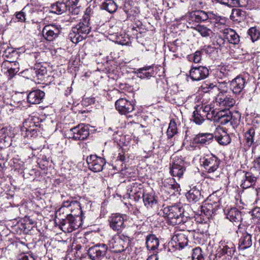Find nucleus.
Here are the masks:
<instances>
[{"instance_id":"5fc2aeb1","label":"nucleus","mask_w":260,"mask_h":260,"mask_svg":"<svg viewBox=\"0 0 260 260\" xmlns=\"http://www.w3.org/2000/svg\"><path fill=\"white\" fill-rule=\"evenodd\" d=\"M77 5H71L68 6V10L69 12L73 15H78L80 12L79 7L77 6Z\"/></svg>"},{"instance_id":"393cba45","label":"nucleus","mask_w":260,"mask_h":260,"mask_svg":"<svg viewBox=\"0 0 260 260\" xmlns=\"http://www.w3.org/2000/svg\"><path fill=\"white\" fill-rule=\"evenodd\" d=\"M44 96V91L39 89L35 90L27 95V102L31 104H38L40 103Z\"/></svg>"},{"instance_id":"680f3d73","label":"nucleus","mask_w":260,"mask_h":260,"mask_svg":"<svg viewBox=\"0 0 260 260\" xmlns=\"http://www.w3.org/2000/svg\"><path fill=\"white\" fill-rule=\"evenodd\" d=\"M19 70V67H16V68H10V69H9L8 70V72L9 74V75L11 76V77H13L15 74H16Z\"/></svg>"},{"instance_id":"c756f323","label":"nucleus","mask_w":260,"mask_h":260,"mask_svg":"<svg viewBox=\"0 0 260 260\" xmlns=\"http://www.w3.org/2000/svg\"><path fill=\"white\" fill-rule=\"evenodd\" d=\"M254 136L255 131L253 128H250L245 132L243 143L246 148H249L252 144H254Z\"/></svg>"},{"instance_id":"13d9d810","label":"nucleus","mask_w":260,"mask_h":260,"mask_svg":"<svg viewBox=\"0 0 260 260\" xmlns=\"http://www.w3.org/2000/svg\"><path fill=\"white\" fill-rule=\"evenodd\" d=\"M145 192H144L143 190H141L139 192L136 193L134 195V197H131V199H134L136 201H138L139 199L142 197L143 198V194H145Z\"/></svg>"},{"instance_id":"49530a36","label":"nucleus","mask_w":260,"mask_h":260,"mask_svg":"<svg viewBox=\"0 0 260 260\" xmlns=\"http://www.w3.org/2000/svg\"><path fill=\"white\" fill-rule=\"evenodd\" d=\"M217 88V86L215 83L205 82L200 87V89L204 93H207L212 90Z\"/></svg>"},{"instance_id":"a878e982","label":"nucleus","mask_w":260,"mask_h":260,"mask_svg":"<svg viewBox=\"0 0 260 260\" xmlns=\"http://www.w3.org/2000/svg\"><path fill=\"white\" fill-rule=\"evenodd\" d=\"M135 73L138 77L142 79H149L151 77L153 76L154 71L152 67L147 66L137 69L135 71Z\"/></svg>"},{"instance_id":"a19ab883","label":"nucleus","mask_w":260,"mask_h":260,"mask_svg":"<svg viewBox=\"0 0 260 260\" xmlns=\"http://www.w3.org/2000/svg\"><path fill=\"white\" fill-rule=\"evenodd\" d=\"M47 74V70L46 68H42L39 69H34L32 70V75L35 79L37 78L39 81H42Z\"/></svg>"},{"instance_id":"6ab92c4d","label":"nucleus","mask_w":260,"mask_h":260,"mask_svg":"<svg viewBox=\"0 0 260 260\" xmlns=\"http://www.w3.org/2000/svg\"><path fill=\"white\" fill-rule=\"evenodd\" d=\"M181 224H184L186 230L188 232H193L197 233H200L201 234H204L206 232L202 229L203 226L207 225L206 224H199L198 225V228L196 229L195 228L197 225V222L194 223L191 219H187L186 217H184V218H183V222H182Z\"/></svg>"},{"instance_id":"864d4df0","label":"nucleus","mask_w":260,"mask_h":260,"mask_svg":"<svg viewBox=\"0 0 260 260\" xmlns=\"http://www.w3.org/2000/svg\"><path fill=\"white\" fill-rule=\"evenodd\" d=\"M252 218L255 220L257 219L256 222L260 223V208H255L249 212Z\"/></svg>"},{"instance_id":"bf43d9fd","label":"nucleus","mask_w":260,"mask_h":260,"mask_svg":"<svg viewBox=\"0 0 260 260\" xmlns=\"http://www.w3.org/2000/svg\"><path fill=\"white\" fill-rule=\"evenodd\" d=\"M211 161H214L215 162H218V159L215 156L211 154L209 158H206L203 161V162H210Z\"/></svg>"},{"instance_id":"9d476101","label":"nucleus","mask_w":260,"mask_h":260,"mask_svg":"<svg viewBox=\"0 0 260 260\" xmlns=\"http://www.w3.org/2000/svg\"><path fill=\"white\" fill-rule=\"evenodd\" d=\"M116 109L123 115H127L135 110V104L125 98H120L115 103Z\"/></svg>"},{"instance_id":"aec40b11","label":"nucleus","mask_w":260,"mask_h":260,"mask_svg":"<svg viewBox=\"0 0 260 260\" xmlns=\"http://www.w3.org/2000/svg\"><path fill=\"white\" fill-rule=\"evenodd\" d=\"M143 203L148 209H156L158 207L157 200L154 192H145L143 194Z\"/></svg>"},{"instance_id":"39448f33","label":"nucleus","mask_w":260,"mask_h":260,"mask_svg":"<svg viewBox=\"0 0 260 260\" xmlns=\"http://www.w3.org/2000/svg\"><path fill=\"white\" fill-rule=\"evenodd\" d=\"M129 241L128 237L123 235L114 236L109 241V248L113 252H121L128 247Z\"/></svg>"},{"instance_id":"f704fd0d","label":"nucleus","mask_w":260,"mask_h":260,"mask_svg":"<svg viewBox=\"0 0 260 260\" xmlns=\"http://www.w3.org/2000/svg\"><path fill=\"white\" fill-rule=\"evenodd\" d=\"M163 186L167 189L173 190L172 193H175L176 191H179V185L175 182L174 179L170 178L165 180L162 182Z\"/></svg>"},{"instance_id":"9b49d317","label":"nucleus","mask_w":260,"mask_h":260,"mask_svg":"<svg viewBox=\"0 0 260 260\" xmlns=\"http://www.w3.org/2000/svg\"><path fill=\"white\" fill-rule=\"evenodd\" d=\"M236 251V247L231 241L221 242L218 254L219 256H224L227 260L231 259Z\"/></svg>"},{"instance_id":"f8f14e48","label":"nucleus","mask_w":260,"mask_h":260,"mask_svg":"<svg viewBox=\"0 0 260 260\" xmlns=\"http://www.w3.org/2000/svg\"><path fill=\"white\" fill-rule=\"evenodd\" d=\"M208 76L209 69L205 66L192 67L189 71V76L192 81L204 80Z\"/></svg>"},{"instance_id":"c85d7f7f","label":"nucleus","mask_w":260,"mask_h":260,"mask_svg":"<svg viewBox=\"0 0 260 260\" xmlns=\"http://www.w3.org/2000/svg\"><path fill=\"white\" fill-rule=\"evenodd\" d=\"M146 245L148 250L154 251L159 246V240L154 235H149L146 237Z\"/></svg>"},{"instance_id":"6e6d98bb","label":"nucleus","mask_w":260,"mask_h":260,"mask_svg":"<svg viewBox=\"0 0 260 260\" xmlns=\"http://www.w3.org/2000/svg\"><path fill=\"white\" fill-rule=\"evenodd\" d=\"M202 58V52L197 51L193 54V61L195 63H199Z\"/></svg>"},{"instance_id":"de8ad7c7","label":"nucleus","mask_w":260,"mask_h":260,"mask_svg":"<svg viewBox=\"0 0 260 260\" xmlns=\"http://www.w3.org/2000/svg\"><path fill=\"white\" fill-rule=\"evenodd\" d=\"M140 185V184H139ZM142 190V188L139 187V184L137 183H133V185L129 186L127 189V193L129 198H131V197H134V195L136 193L139 192Z\"/></svg>"},{"instance_id":"4be33fe9","label":"nucleus","mask_w":260,"mask_h":260,"mask_svg":"<svg viewBox=\"0 0 260 260\" xmlns=\"http://www.w3.org/2000/svg\"><path fill=\"white\" fill-rule=\"evenodd\" d=\"M244 175L241 180V186L243 189H246L252 187L256 181V178L249 172L243 171Z\"/></svg>"},{"instance_id":"e433bc0d","label":"nucleus","mask_w":260,"mask_h":260,"mask_svg":"<svg viewBox=\"0 0 260 260\" xmlns=\"http://www.w3.org/2000/svg\"><path fill=\"white\" fill-rule=\"evenodd\" d=\"M101 8L103 10H105L110 13L115 12L117 7L116 3L113 0H105L102 5Z\"/></svg>"},{"instance_id":"3c124183","label":"nucleus","mask_w":260,"mask_h":260,"mask_svg":"<svg viewBox=\"0 0 260 260\" xmlns=\"http://www.w3.org/2000/svg\"><path fill=\"white\" fill-rule=\"evenodd\" d=\"M87 165L89 169L94 172L101 171L104 166V165H102L101 164H87Z\"/></svg>"},{"instance_id":"b1692460","label":"nucleus","mask_w":260,"mask_h":260,"mask_svg":"<svg viewBox=\"0 0 260 260\" xmlns=\"http://www.w3.org/2000/svg\"><path fill=\"white\" fill-rule=\"evenodd\" d=\"M214 136L211 133H199L193 138V142L197 144L206 145L213 141Z\"/></svg>"},{"instance_id":"c03bdc74","label":"nucleus","mask_w":260,"mask_h":260,"mask_svg":"<svg viewBox=\"0 0 260 260\" xmlns=\"http://www.w3.org/2000/svg\"><path fill=\"white\" fill-rule=\"evenodd\" d=\"M247 33L253 42L257 41L260 38V30L256 27H250L248 30Z\"/></svg>"},{"instance_id":"dca6fc26","label":"nucleus","mask_w":260,"mask_h":260,"mask_svg":"<svg viewBox=\"0 0 260 260\" xmlns=\"http://www.w3.org/2000/svg\"><path fill=\"white\" fill-rule=\"evenodd\" d=\"M210 109L209 105L197 107L192 113V121L197 124H201L205 120L206 112H208Z\"/></svg>"},{"instance_id":"2f4dec72","label":"nucleus","mask_w":260,"mask_h":260,"mask_svg":"<svg viewBox=\"0 0 260 260\" xmlns=\"http://www.w3.org/2000/svg\"><path fill=\"white\" fill-rule=\"evenodd\" d=\"M201 193L200 190L196 187H193L190 189L186 194V198L190 203H196L201 198Z\"/></svg>"},{"instance_id":"774afa93","label":"nucleus","mask_w":260,"mask_h":260,"mask_svg":"<svg viewBox=\"0 0 260 260\" xmlns=\"http://www.w3.org/2000/svg\"><path fill=\"white\" fill-rule=\"evenodd\" d=\"M227 86V82L224 81L222 82H219V85L217 86V88H216V89L219 90L220 88H224L225 87Z\"/></svg>"},{"instance_id":"1a4fd4ad","label":"nucleus","mask_w":260,"mask_h":260,"mask_svg":"<svg viewBox=\"0 0 260 260\" xmlns=\"http://www.w3.org/2000/svg\"><path fill=\"white\" fill-rule=\"evenodd\" d=\"M60 25L51 24L45 25L42 30L44 38L48 41H52L57 38L61 32Z\"/></svg>"},{"instance_id":"20e7f679","label":"nucleus","mask_w":260,"mask_h":260,"mask_svg":"<svg viewBox=\"0 0 260 260\" xmlns=\"http://www.w3.org/2000/svg\"><path fill=\"white\" fill-rule=\"evenodd\" d=\"M108 246L104 243H97L90 246L87 250L90 260H102L106 255Z\"/></svg>"},{"instance_id":"423d86ee","label":"nucleus","mask_w":260,"mask_h":260,"mask_svg":"<svg viewBox=\"0 0 260 260\" xmlns=\"http://www.w3.org/2000/svg\"><path fill=\"white\" fill-rule=\"evenodd\" d=\"M63 201V206L66 207L68 211L70 212V214H72L73 216L77 219V221L79 220V223H81V215L82 214L81 210L80 203L72 197H69L67 200H64Z\"/></svg>"},{"instance_id":"72a5a7b5","label":"nucleus","mask_w":260,"mask_h":260,"mask_svg":"<svg viewBox=\"0 0 260 260\" xmlns=\"http://www.w3.org/2000/svg\"><path fill=\"white\" fill-rule=\"evenodd\" d=\"M246 15L245 11L240 9H233L230 15V18L233 21L240 22L245 18Z\"/></svg>"},{"instance_id":"4468645a","label":"nucleus","mask_w":260,"mask_h":260,"mask_svg":"<svg viewBox=\"0 0 260 260\" xmlns=\"http://www.w3.org/2000/svg\"><path fill=\"white\" fill-rule=\"evenodd\" d=\"M246 80L241 76H238L230 81V89L236 94H240L244 92L246 84Z\"/></svg>"},{"instance_id":"a18cd8bd","label":"nucleus","mask_w":260,"mask_h":260,"mask_svg":"<svg viewBox=\"0 0 260 260\" xmlns=\"http://www.w3.org/2000/svg\"><path fill=\"white\" fill-rule=\"evenodd\" d=\"M201 167L203 171L210 173L215 171L218 168L217 164H201Z\"/></svg>"},{"instance_id":"0eeeda50","label":"nucleus","mask_w":260,"mask_h":260,"mask_svg":"<svg viewBox=\"0 0 260 260\" xmlns=\"http://www.w3.org/2000/svg\"><path fill=\"white\" fill-rule=\"evenodd\" d=\"M126 219L125 214H112L109 218L110 226L114 231L120 232L125 227L124 221Z\"/></svg>"},{"instance_id":"5701e85b","label":"nucleus","mask_w":260,"mask_h":260,"mask_svg":"<svg viewBox=\"0 0 260 260\" xmlns=\"http://www.w3.org/2000/svg\"><path fill=\"white\" fill-rule=\"evenodd\" d=\"M215 140L220 144L226 145L231 142V139L229 135L222 128H217L214 133Z\"/></svg>"},{"instance_id":"603ef678","label":"nucleus","mask_w":260,"mask_h":260,"mask_svg":"<svg viewBox=\"0 0 260 260\" xmlns=\"http://www.w3.org/2000/svg\"><path fill=\"white\" fill-rule=\"evenodd\" d=\"M224 39L221 37H218L215 38L213 42V45L215 48L218 49L223 47L224 45Z\"/></svg>"},{"instance_id":"bb28decb","label":"nucleus","mask_w":260,"mask_h":260,"mask_svg":"<svg viewBox=\"0 0 260 260\" xmlns=\"http://www.w3.org/2000/svg\"><path fill=\"white\" fill-rule=\"evenodd\" d=\"M68 4L64 2H57L51 4L50 6V12L56 14H61L68 10Z\"/></svg>"},{"instance_id":"f257e3e1","label":"nucleus","mask_w":260,"mask_h":260,"mask_svg":"<svg viewBox=\"0 0 260 260\" xmlns=\"http://www.w3.org/2000/svg\"><path fill=\"white\" fill-rule=\"evenodd\" d=\"M69 212L67 208L63 206V202L61 206L56 212L55 216L60 221L61 229L64 232L70 233L78 229L81 223Z\"/></svg>"},{"instance_id":"a211bd4d","label":"nucleus","mask_w":260,"mask_h":260,"mask_svg":"<svg viewBox=\"0 0 260 260\" xmlns=\"http://www.w3.org/2000/svg\"><path fill=\"white\" fill-rule=\"evenodd\" d=\"M216 103L220 107L221 110H229V108L234 105L235 101L233 98L221 94L218 95Z\"/></svg>"},{"instance_id":"c9c22d12","label":"nucleus","mask_w":260,"mask_h":260,"mask_svg":"<svg viewBox=\"0 0 260 260\" xmlns=\"http://www.w3.org/2000/svg\"><path fill=\"white\" fill-rule=\"evenodd\" d=\"M185 168L180 164H172L170 167V173L173 176L180 178L183 174Z\"/></svg>"},{"instance_id":"052dcab7","label":"nucleus","mask_w":260,"mask_h":260,"mask_svg":"<svg viewBox=\"0 0 260 260\" xmlns=\"http://www.w3.org/2000/svg\"><path fill=\"white\" fill-rule=\"evenodd\" d=\"M211 110V108L210 107V110H209L208 112H206L205 117L208 120H212V121H213L214 122H216V121H215V119H217V116L215 117L214 116H212V113H211V112H210Z\"/></svg>"},{"instance_id":"37998d69","label":"nucleus","mask_w":260,"mask_h":260,"mask_svg":"<svg viewBox=\"0 0 260 260\" xmlns=\"http://www.w3.org/2000/svg\"><path fill=\"white\" fill-rule=\"evenodd\" d=\"M229 117L230 122L233 126L238 125L241 119V114L238 111H234L232 113L230 111Z\"/></svg>"},{"instance_id":"ea45409f","label":"nucleus","mask_w":260,"mask_h":260,"mask_svg":"<svg viewBox=\"0 0 260 260\" xmlns=\"http://www.w3.org/2000/svg\"><path fill=\"white\" fill-rule=\"evenodd\" d=\"M194 28L203 37H210L213 34L212 30L204 25L198 24Z\"/></svg>"},{"instance_id":"338daca9","label":"nucleus","mask_w":260,"mask_h":260,"mask_svg":"<svg viewBox=\"0 0 260 260\" xmlns=\"http://www.w3.org/2000/svg\"><path fill=\"white\" fill-rule=\"evenodd\" d=\"M19 260H35V258L30 255H23Z\"/></svg>"},{"instance_id":"4c0bfd02","label":"nucleus","mask_w":260,"mask_h":260,"mask_svg":"<svg viewBox=\"0 0 260 260\" xmlns=\"http://www.w3.org/2000/svg\"><path fill=\"white\" fill-rule=\"evenodd\" d=\"M210 18L209 21L212 23H214L215 27H219L220 25H224L226 21V19L225 17L217 16L213 12L211 13Z\"/></svg>"},{"instance_id":"2eb2a0df","label":"nucleus","mask_w":260,"mask_h":260,"mask_svg":"<svg viewBox=\"0 0 260 260\" xmlns=\"http://www.w3.org/2000/svg\"><path fill=\"white\" fill-rule=\"evenodd\" d=\"M187 236L181 231H176L172 238L171 243L177 249H182L188 244Z\"/></svg>"},{"instance_id":"473e14b6","label":"nucleus","mask_w":260,"mask_h":260,"mask_svg":"<svg viewBox=\"0 0 260 260\" xmlns=\"http://www.w3.org/2000/svg\"><path fill=\"white\" fill-rule=\"evenodd\" d=\"M230 110H220L217 112L216 116L217 119L215 120L216 122H219L221 124H226L228 122H230V119L229 117Z\"/></svg>"},{"instance_id":"09e8293b","label":"nucleus","mask_w":260,"mask_h":260,"mask_svg":"<svg viewBox=\"0 0 260 260\" xmlns=\"http://www.w3.org/2000/svg\"><path fill=\"white\" fill-rule=\"evenodd\" d=\"M192 260H204L202 249L198 247L192 250Z\"/></svg>"},{"instance_id":"79ce46f5","label":"nucleus","mask_w":260,"mask_h":260,"mask_svg":"<svg viewBox=\"0 0 260 260\" xmlns=\"http://www.w3.org/2000/svg\"><path fill=\"white\" fill-rule=\"evenodd\" d=\"M177 133V124L174 119L170 120L169 127L167 131L168 138L170 139Z\"/></svg>"},{"instance_id":"f03ea898","label":"nucleus","mask_w":260,"mask_h":260,"mask_svg":"<svg viewBox=\"0 0 260 260\" xmlns=\"http://www.w3.org/2000/svg\"><path fill=\"white\" fill-rule=\"evenodd\" d=\"M89 20V16L85 14L82 20L72 28L69 38L73 43L77 44L86 38L91 29Z\"/></svg>"},{"instance_id":"0e129e2a","label":"nucleus","mask_w":260,"mask_h":260,"mask_svg":"<svg viewBox=\"0 0 260 260\" xmlns=\"http://www.w3.org/2000/svg\"><path fill=\"white\" fill-rule=\"evenodd\" d=\"M229 73L230 71L229 70H226L225 68L222 67L220 69L219 76H220V74H222L223 76L227 77L229 76Z\"/></svg>"},{"instance_id":"8fccbe9b","label":"nucleus","mask_w":260,"mask_h":260,"mask_svg":"<svg viewBox=\"0 0 260 260\" xmlns=\"http://www.w3.org/2000/svg\"><path fill=\"white\" fill-rule=\"evenodd\" d=\"M86 162H106L105 159L96 155H90L87 157Z\"/></svg>"},{"instance_id":"7ed1b4c3","label":"nucleus","mask_w":260,"mask_h":260,"mask_svg":"<svg viewBox=\"0 0 260 260\" xmlns=\"http://www.w3.org/2000/svg\"><path fill=\"white\" fill-rule=\"evenodd\" d=\"M184 209L177 205L167 206L162 209L161 215L172 225L180 224L183 222Z\"/></svg>"},{"instance_id":"7c9ffc66","label":"nucleus","mask_w":260,"mask_h":260,"mask_svg":"<svg viewBox=\"0 0 260 260\" xmlns=\"http://www.w3.org/2000/svg\"><path fill=\"white\" fill-rule=\"evenodd\" d=\"M217 2L229 6L233 7H245L248 4V0H215Z\"/></svg>"},{"instance_id":"e2e57ef3","label":"nucleus","mask_w":260,"mask_h":260,"mask_svg":"<svg viewBox=\"0 0 260 260\" xmlns=\"http://www.w3.org/2000/svg\"><path fill=\"white\" fill-rule=\"evenodd\" d=\"M172 159L173 160V162H175V161H177V162H182L183 160L181 158V155H178V154H174L172 157Z\"/></svg>"},{"instance_id":"ddd939ff","label":"nucleus","mask_w":260,"mask_h":260,"mask_svg":"<svg viewBox=\"0 0 260 260\" xmlns=\"http://www.w3.org/2000/svg\"><path fill=\"white\" fill-rule=\"evenodd\" d=\"M72 138L75 140H83L89 136V132L88 126L83 124L71 128L70 130Z\"/></svg>"},{"instance_id":"4d7b16f0","label":"nucleus","mask_w":260,"mask_h":260,"mask_svg":"<svg viewBox=\"0 0 260 260\" xmlns=\"http://www.w3.org/2000/svg\"><path fill=\"white\" fill-rule=\"evenodd\" d=\"M16 19L20 21L24 22L25 20V15L23 12H19L16 14Z\"/></svg>"},{"instance_id":"58836bf2","label":"nucleus","mask_w":260,"mask_h":260,"mask_svg":"<svg viewBox=\"0 0 260 260\" xmlns=\"http://www.w3.org/2000/svg\"><path fill=\"white\" fill-rule=\"evenodd\" d=\"M215 211V208L211 203H206L201 207V214H204L207 218H209Z\"/></svg>"},{"instance_id":"412c9836","label":"nucleus","mask_w":260,"mask_h":260,"mask_svg":"<svg viewBox=\"0 0 260 260\" xmlns=\"http://www.w3.org/2000/svg\"><path fill=\"white\" fill-rule=\"evenodd\" d=\"M211 13L212 12H206L202 10L192 12L190 14V20L198 23L209 20Z\"/></svg>"},{"instance_id":"69168bd1","label":"nucleus","mask_w":260,"mask_h":260,"mask_svg":"<svg viewBox=\"0 0 260 260\" xmlns=\"http://www.w3.org/2000/svg\"><path fill=\"white\" fill-rule=\"evenodd\" d=\"M156 83L157 84V88H159V87H163V85H164V81L161 78H159V79H157L156 80Z\"/></svg>"},{"instance_id":"cd10ccee","label":"nucleus","mask_w":260,"mask_h":260,"mask_svg":"<svg viewBox=\"0 0 260 260\" xmlns=\"http://www.w3.org/2000/svg\"><path fill=\"white\" fill-rule=\"evenodd\" d=\"M225 38L228 42L234 45L238 44L240 42V37L236 32L231 28H226L223 30Z\"/></svg>"},{"instance_id":"f3484780","label":"nucleus","mask_w":260,"mask_h":260,"mask_svg":"<svg viewBox=\"0 0 260 260\" xmlns=\"http://www.w3.org/2000/svg\"><path fill=\"white\" fill-rule=\"evenodd\" d=\"M224 212L226 218L231 222L239 223L242 220L241 212L235 207L225 209Z\"/></svg>"},{"instance_id":"6e6552de","label":"nucleus","mask_w":260,"mask_h":260,"mask_svg":"<svg viewBox=\"0 0 260 260\" xmlns=\"http://www.w3.org/2000/svg\"><path fill=\"white\" fill-rule=\"evenodd\" d=\"M239 239L238 249L244 250L250 247L252 244V236L245 229L239 228L237 231Z\"/></svg>"}]
</instances>
